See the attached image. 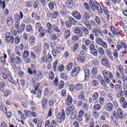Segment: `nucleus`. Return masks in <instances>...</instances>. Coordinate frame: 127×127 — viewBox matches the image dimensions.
<instances>
[{"label": "nucleus", "instance_id": "nucleus-1", "mask_svg": "<svg viewBox=\"0 0 127 127\" xmlns=\"http://www.w3.org/2000/svg\"><path fill=\"white\" fill-rule=\"evenodd\" d=\"M35 29H38V32H40L39 36L41 38H43L45 36V34L47 33V30L44 29V28L42 27V25L40 22H37L35 24Z\"/></svg>", "mask_w": 127, "mask_h": 127}, {"label": "nucleus", "instance_id": "nucleus-2", "mask_svg": "<svg viewBox=\"0 0 127 127\" xmlns=\"http://www.w3.org/2000/svg\"><path fill=\"white\" fill-rule=\"evenodd\" d=\"M52 50V53L54 57H60L62 55V52L64 51V47L59 46L57 47V50L54 49V47L51 46Z\"/></svg>", "mask_w": 127, "mask_h": 127}, {"label": "nucleus", "instance_id": "nucleus-3", "mask_svg": "<svg viewBox=\"0 0 127 127\" xmlns=\"http://www.w3.org/2000/svg\"><path fill=\"white\" fill-rule=\"evenodd\" d=\"M100 46L105 49H106V54L107 55L110 60H111V61H114V57H113L112 52H111V51L108 49V44L107 43V42L103 41V42L100 45Z\"/></svg>", "mask_w": 127, "mask_h": 127}, {"label": "nucleus", "instance_id": "nucleus-4", "mask_svg": "<svg viewBox=\"0 0 127 127\" xmlns=\"http://www.w3.org/2000/svg\"><path fill=\"white\" fill-rule=\"evenodd\" d=\"M20 21L17 20L15 23V27L18 31V33H21L25 30V24L22 23L19 26Z\"/></svg>", "mask_w": 127, "mask_h": 127}, {"label": "nucleus", "instance_id": "nucleus-5", "mask_svg": "<svg viewBox=\"0 0 127 127\" xmlns=\"http://www.w3.org/2000/svg\"><path fill=\"white\" fill-rule=\"evenodd\" d=\"M117 48L118 51H120L124 48V51L122 52V54H127V45L126 42H121L120 44L117 45Z\"/></svg>", "mask_w": 127, "mask_h": 127}, {"label": "nucleus", "instance_id": "nucleus-6", "mask_svg": "<svg viewBox=\"0 0 127 127\" xmlns=\"http://www.w3.org/2000/svg\"><path fill=\"white\" fill-rule=\"evenodd\" d=\"M66 119V114H65V111L62 110L61 112H59L58 114L57 120L59 123H62L64 122Z\"/></svg>", "mask_w": 127, "mask_h": 127}, {"label": "nucleus", "instance_id": "nucleus-7", "mask_svg": "<svg viewBox=\"0 0 127 127\" xmlns=\"http://www.w3.org/2000/svg\"><path fill=\"white\" fill-rule=\"evenodd\" d=\"M92 33L95 37H100V35H103V32H102V28L97 27L92 30Z\"/></svg>", "mask_w": 127, "mask_h": 127}, {"label": "nucleus", "instance_id": "nucleus-8", "mask_svg": "<svg viewBox=\"0 0 127 127\" xmlns=\"http://www.w3.org/2000/svg\"><path fill=\"white\" fill-rule=\"evenodd\" d=\"M113 116L116 120H119V119H121V120L124 119V113H123V110L121 108H118L117 110V114L114 113Z\"/></svg>", "mask_w": 127, "mask_h": 127}, {"label": "nucleus", "instance_id": "nucleus-9", "mask_svg": "<svg viewBox=\"0 0 127 127\" xmlns=\"http://www.w3.org/2000/svg\"><path fill=\"white\" fill-rule=\"evenodd\" d=\"M89 5L92 10H96L97 8L100 7V4L98 2L93 0H89Z\"/></svg>", "mask_w": 127, "mask_h": 127}, {"label": "nucleus", "instance_id": "nucleus-10", "mask_svg": "<svg viewBox=\"0 0 127 127\" xmlns=\"http://www.w3.org/2000/svg\"><path fill=\"white\" fill-rule=\"evenodd\" d=\"M101 64H102L103 66H105L107 68H110V67H111L110 60H109L106 56L104 57V58L101 59Z\"/></svg>", "mask_w": 127, "mask_h": 127}, {"label": "nucleus", "instance_id": "nucleus-11", "mask_svg": "<svg viewBox=\"0 0 127 127\" xmlns=\"http://www.w3.org/2000/svg\"><path fill=\"white\" fill-rule=\"evenodd\" d=\"M52 62V56H50L48 57H43L41 60V64H47V63H50Z\"/></svg>", "mask_w": 127, "mask_h": 127}, {"label": "nucleus", "instance_id": "nucleus-12", "mask_svg": "<svg viewBox=\"0 0 127 127\" xmlns=\"http://www.w3.org/2000/svg\"><path fill=\"white\" fill-rule=\"evenodd\" d=\"M90 18H91L90 14H89L88 12H85L82 17L81 22H82V23H88Z\"/></svg>", "mask_w": 127, "mask_h": 127}, {"label": "nucleus", "instance_id": "nucleus-13", "mask_svg": "<svg viewBox=\"0 0 127 127\" xmlns=\"http://www.w3.org/2000/svg\"><path fill=\"white\" fill-rule=\"evenodd\" d=\"M5 39L8 43H10V44H13L14 43V37L13 36H10V33L6 34Z\"/></svg>", "mask_w": 127, "mask_h": 127}, {"label": "nucleus", "instance_id": "nucleus-14", "mask_svg": "<svg viewBox=\"0 0 127 127\" xmlns=\"http://www.w3.org/2000/svg\"><path fill=\"white\" fill-rule=\"evenodd\" d=\"M84 114L85 112H84V110H80L77 116L76 121H78L80 123H82V122H83V117H84Z\"/></svg>", "mask_w": 127, "mask_h": 127}, {"label": "nucleus", "instance_id": "nucleus-15", "mask_svg": "<svg viewBox=\"0 0 127 127\" xmlns=\"http://www.w3.org/2000/svg\"><path fill=\"white\" fill-rule=\"evenodd\" d=\"M81 71V68L79 67H76L72 69L71 75L72 77H76L77 76L78 74L80 73Z\"/></svg>", "mask_w": 127, "mask_h": 127}, {"label": "nucleus", "instance_id": "nucleus-16", "mask_svg": "<svg viewBox=\"0 0 127 127\" xmlns=\"http://www.w3.org/2000/svg\"><path fill=\"white\" fill-rule=\"evenodd\" d=\"M47 28L48 30H47V33L48 32V34H52L53 33V30L52 29L53 28V25L50 22H48L46 24Z\"/></svg>", "mask_w": 127, "mask_h": 127}, {"label": "nucleus", "instance_id": "nucleus-17", "mask_svg": "<svg viewBox=\"0 0 127 127\" xmlns=\"http://www.w3.org/2000/svg\"><path fill=\"white\" fill-rule=\"evenodd\" d=\"M120 103L122 106L123 109H127V101L124 97H122L120 100Z\"/></svg>", "mask_w": 127, "mask_h": 127}, {"label": "nucleus", "instance_id": "nucleus-18", "mask_svg": "<svg viewBox=\"0 0 127 127\" xmlns=\"http://www.w3.org/2000/svg\"><path fill=\"white\" fill-rule=\"evenodd\" d=\"M72 15L76 19V20H81L82 19V15L78 11H73L72 13Z\"/></svg>", "mask_w": 127, "mask_h": 127}, {"label": "nucleus", "instance_id": "nucleus-19", "mask_svg": "<svg viewBox=\"0 0 127 127\" xmlns=\"http://www.w3.org/2000/svg\"><path fill=\"white\" fill-rule=\"evenodd\" d=\"M105 109L106 111H107V112H113V110L114 109V106H113V103L111 102L108 103L105 106Z\"/></svg>", "mask_w": 127, "mask_h": 127}, {"label": "nucleus", "instance_id": "nucleus-20", "mask_svg": "<svg viewBox=\"0 0 127 127\" xmlns=\"http://www.w3.org/2000/svg\"><path fill=\"white\" fill-rule=\"evenodd\" d=\"M84 24L85 25L87 29H89V30H92V25L93 26H95V25H96V23L94 21L92 20L91 22H88L87 23H84Z\"/></svg>", "mask_w": 127, "mask_h": 127}, {"label": "nucleus", "instance_id": "nucleus-21", "mask_svg": "<svg viewBox=\"0 0 127 127\" xmlns=\"http://www.w3.org/2000/svg\"><path fill=\"white\" fill-rule=\"evenodd\" d=\"M48 102L46 98H43L42 100V106L44 110H46L48 107Z\"/></svg>", "mask_w": 127, "mask_h": 127}, {"label": "nucleus", "instance_id": "nucleus-22", "mask_svg": "<svg viewBox=\"0 0 127 127\" xmlns=\"http://www.w3.org/2000/svg\"><path fill=\"white\" fill-rule=\"evenodd\" d=\"M67 19L68 20V21L72 24V25H76V24L78 23V21L76 20L74 18L70 16H67Z\"/></svg>", "mask_w": 127, "mask_h": 127}, {"label": "nucleus", "instance_id": "nucleus-23", "mask_svg": "<svg viewBox=\"0 0 127 127\" xmlns=\"http://www.w3.org/2000/svg\"><path fill=\"white\" fill-rule=\"evenodd\" d=\"M36 40V38L35 36H31L29 39V44L31 46H33L35 45V41Z\"/></svg>", "mask_w": 127, "mask_h": 127}, {"label": "nucleus", "instance_id": "nucleus-24", "mask_svg": "<svg viewBox=\"0 0 127 127\" xmlns=\"http://www.w3.org/2000/svg\"><path fill=\"white\" fill-rule=\"evenodd\" d=\"M72 103H73V98L71 96L68 95L66 98V101L65 102L66 105L67 106H70Z\"/></svg>", "mask_w": 127, "mask_h": 127}, {"label": "nucleus", "instance_id": "nucleus-25", "mask_svg": "<svg viewBox=\"0 0 127 127\" xmlns=\"http://www.w3.org/2000/svg\"><path fill=\"white\" fill-rule=\"evenodd\" d=\"M6 23L9 26H12L13 24V19L11 17H8L6 19Z\"/></svg>", "mask_w": 127, "mask_h": 127}, {"label": "nucleus", "instance_id": "nucleus-26", "mask_svg": "<svg viewBox=\"0 0 127 127\" xmlns=\"http://www.w3.org/2000/svg\"><path fill=\"white\" fill-rule=\"evenodd\" d=\"M50 14L53 17V19H56V18H58L60 16V14L58 11H55L53 13H50Z\"/></svg>", "mask_w": 127, "mask_h": 127}, {"label": "nucleus", "instance_id": "nucleus-27", "mask_svg": "<svg viewBox=\"0 0 127 127\" xmlns=\"http://www.w3.org/2000/svg\"><path fill=\"white\" fill-rule=\"evenodd\" d=\"M113 54L115 61L118 62L119 61V53L118 52V50H115L113 52Z\"/></svg>", "mask_w": 127, "mask_h": 127}, {"label": "nucleus", "instance_id": "nucleus-28", "mask_svg": "<svg viewBox=\"0 0 127 127\" xmlns=\"http://www.w3.org/2000/svg\"><path fill=\"white\" fill-rule=\"evenodd\" d=\"M93 109L94 111H95V112H99V111H101V110H102V106L99 104H95L93 106Z\"/></svg>", "mask_w": 127, "mask_h": 127}, {"label": "nucleus", "instance_id": "nucleus-29", "mask_svg": "<svg viewBox=\"0 0 127 127\" xmlns=\"http://www.w3.org/2000/svg\"><path fill=\"white\" fill-rule=\"evenodd\" d=\"M86 60V57L84 56H79L77 58V61L80 63H84Z\"/></svg>", "mask_w": 127, "mask_h": 127}, {"label": "nucleus", "instance_id": "nucleus-30", "mask_svg": "<svg viewBox=\"0 0 127 127\" xmlns=\"http://www.w3.org/2000/svg\"><path fill=\"white\" fill-rule=\"evenodd\" d=\"M84 74L85 79L88 80V79H89V77H90V70L89 69H85L84 70Z\"/></svg>", "mask_w": 127, "mask_h": 127}, {"label": "nucleus", "instance_id": "nucleus-31", "mask_svg": "<svg viewBox=\"0 0 127 127\" xmlns=\"http://www.w3.org/2000/svg\"><path fill=\"white\" fill-rule=\"evenodd\" d=\"M74 89L76 90V91H81V90L83 89V85L82 84L77 83L75 85Z\"/></svg>", "mask_w": 127, "mask_h": 127}, {"label": "nucleus", "instance_id": "nucleus-32", "mask_svg": "<svg viewBox=\"0 0 127 127\" xmlns=\"http://www.w3.org/2000/svg\"><path fill=\"white\" fill-rule=\"evenodd\" d=\"M103 41L104 40H103L102 38H99V37H97L95 39V42L98 45H101L103 43Z\"/></svg>", "mask_w": 127, "mask_h": 127}, {"label": "nucleus", "instance_id": "nucleus-33", "mask_svg": "<svg viewBox=\"0 0 127 127\" xmlns=\"http://www.w3.org/2000/svg\"><path fill=\"white\" fill-rule=\"evenodd\" d=\"M78 99L80 100V101H85V100H86L85 95H84V91H81L80 94L78 96Z\"/></svg>", "mask_w": 127, "mask_h": 127}, {"label": "nucleus", "instance_id": "nucleus-34", "mask_svg": "<svg viewBox=\"0 0 127 127\" xmlns=\"http://www.w3.org/2000/svg\"><path fill=\"white\" fill-rule=\"evenodd\" d=\"M53 32H58L60 33V29L57 26V25H56L55 24L53 25Z\"/></svg>", "mask_w": 127, "mask_h": 127}, {"label": "nucleus", "instance_id": "nucleus-35", "mask_svg": "<svg viewBox=\"0 0 127 127\" xmlns=\"http://www.w3.org/2000/svg\"><path fill=\"white\" fill-rule=\"evenodd\" d=\"M61 78H62L63 80H64V81H67V80H68V74L66 73H62L61 74Z\"/></svg>", "mask_w": 127, "mask_h": 127}, {"label": "nucleus", "instance_id": "nucleus-36", "mask_svg": "<svg viewBox=\"0 0 127 127\" xmlns=\"http://www.w3.org/2000/svg\"><path fill=\"white\" fill-rule=\"evenodd\" d=\"M84 117L85 119V123H86V124H88V123H89V122L90 121V120H91V116L88 115V113H85Z\"/></svg>", "mask_w": 127, "mask_h": 127}, {"label": "nucleus", "instance_id": "nucleus-37", "mask_svg": "<svg viewBox=\"0 0 127 127\" xmlns=\"http://www.w3.org/2000/svg\"><path fill=\"white\" fill-rule=\"evenodd\" d=\"M118 70L122 75L123 74H125V73H124V71H125V68H124V66H123L122 64H120L118 66Z\"/></svg>", "mask_w": 127, "mask_h": 127}, {"label": "nucleus", "instance_id": "nucleus-38", "mask_svg": "<svg viewBox=\"0 0 127 127\" xmlns=\"http://www.w3.org/2000/svg\"><path fill=\"white\" fill-rule=\"evenodd\" d=\"M70 34L71 33L70 32V30H66L64 32V39H67L68 38H69V37H70Z\"/></svg>", "mask_w": 127, "mask_h": 127}, {"label": "nucleus", "instance_id": "nucleus-39", "mask_svg": "<svg viewBox=\"0 0 127 127\" xmlns=\"http://www.w3.org/2000/svg\"><path fill=\"white\" fill-rule=\"evenodd\" d=\"M26 30L27 32H33V28L31 25H28L26 26Z\"/></svg>", "mask_w": 127, "mask_h": 127}, {"label": "nucleus", "instance_id": "nucleus-40", "mask_svg": "<svg viewBox=\"0 0 127 127\" xmlns=\"http://www.w3.org/2000/svg\"><path fill=\"white\" fill-rule=\"evenodd\" d=\"M4 87H5V84L3 82H0V90L2 93L4 92Z\"/></svg>", "mask_w": 127, "mask_h": 127}, {"label": "nucleus", "instance_id": "nucleus-41", "mask_svg": "<svg viewBox=\"0 0 127 127\" xmlns=\"http://www.w3.org/2000/svg\"><path fill=\"white\" fill-rule=\"evenodd\" d=\"M49 52H50V50H44V56L45 57L51 56Z\"/></svg>", "mask_w": 127, "mask_h": 127}, {"label": "nucleus", "instance_id": "nucleus-42", "mask_svg": "<svg viewBox=\"0 0 127 127\" xmlns=\"http://www.w3.org/2000/svg\"><path fill=\"white\" fill-rule=\"evenodd\" d=\"M78 113L76 111H74L70 116V118L72 120H75V119H76V120H77V115Z\"/></svg>", "mask_w": 127, "mask_h": 127}, {"label": "nucleus", "instance_id": "nucleus-43", "mask_svg": "<svg viewBox=\"0 0 127 127\" xmlns=\"http://www.w3.org/2000/svg\"><path fill=\"white\" fill-rule=\"evenodd\" d=\"M115 89L116 90V91H117L118 92V93L121 92V91H122V90H123V87L119 84H116L115 85Z\"/></svg>", "mask_w": 127, "mask_h": 127}, {"label": "nucleus", "instance_id": "nucleus-44", "mask_svg": "<svg viewBox=\"0 0 127 127\" xmlns=\"http://www.w3.org/2000/svg\"><path fill=\"white\" fill-rule=\"evenodd\" d=\"M51 39L52 41H56L58 39V37L56 34H52L51 35Z\"/></svg>", "mask_w": 127, "mask_h": 127}, {"label": "nucleus", "instance_id": "nucleus-45", "mask_svg": "<svg viewBox=\"0 0 127 127\" xmlns=\"http://www.w3.org/2000/svg\"><path fill=\"white\" fill-rule=\"evenodd\" d=\"M91 73L93 75H97L98 74V67H93L91 70Z\"/></svg>", "mask_w": 127, "mask_h": 127}, {"label": "nucleus", "instance_id": "nucleus-46", "mask_svg": "<svg viewBox=\"0 0 127 127\" xmlns=\"http://www.w3.org/2000/svg\"><path fill=\"white\" fill-rule=\"evenodd\" d=\"M90 54H92L94 57H97L98 56V50L97 49L93 50L92 51H91Z\"/></svg>", "mask_w": 127, "mask_h": 127}, {"label": "nucleus", "instance_id": "nucleus-47", "mask_svg": "<svg viewBox=\"0 0 127 127\" xmlns=\"http://www.w3.org/2000/svg\"><path fill=\"white\" fill-rule=\"evenodd\" d=\"M95 20L98 25H101L102 24V21H101V19L99 17V16H96L95 18Z\"/></svg>", "mask_w": 127, "mask_h": 127}, {"label": "nucleus", "instance_id": "nucleus-48", "mask_svg": "<svg viewBox=\"0 0 127 127\" xmlns=\"http://www.w3.org/2000/svg\"><path fill=\"white\" fill-rule=\"evenodd\" d=\"M29 56V52L27 51H25L23 53V57L24 59H27Z\"/></svg>", "mask_w": 127, "mask_h": 127}, {"label": "nucleus", "instance_id": "nucleus-49", "mask_svg": "<svg viewBox=\"0 0 127 127\" xmlns=\"http://www.w3.org/2000/svg\"><path fill=\"white\" fill-rule=\"evenodd\" d=\"M37 75L38 78H39L41 80H42V79H43V72L38 71L37 73Z\"/></svg>", "mask_w": 127, "mask_h": 127}, {"label": "nucleus", "instance_id": "nucleus-50", "mask_svg": "<svg viewBox=\"0 0 127 127\" xmlns=\"http://www.w3.org/2000/svg\"><path fill=\"white\" fill-rule=\"evenodd\" d=\"M106 101L105 100V98L103 97H100L99 98V104L101 105V106H104L105 105Z\"/></svg>", "mask_w": 127, "mask_h": 127}, {"label": "nucleus", "instance_id": "nucleus-51", "mask_svg": "<svg viewBox=\"0 0 127 127\" xmlns=\"http://www.w3.org/2000/svg\"><path fill=\"white\" fill-rule=\"evenodd\" d=\"M110 29L114 35H118V32H117V29H116V28H115L114 26H111Z\"/></svg>", "mask_w": 127, "mask_h": 127}, {"label": "nucleus", "instance_id": "nucleus-52", "mask_svg": "<svg viewBox=\"0 0 127 127\" xmlns=\"http://www.w3.org/2000/svg\"><path fill=\"white\" fill-rule=\"evenodd\" d=\"M93 100L97 101L99 98V93L98 92H94L92 97Z\"/></svg>", "mask_w": 127, "mask_h": 127}, {"label": "nucleus", "instance_id": "nucleus-53", "mask_svg": "<svg viewBox=\"0 0 127 127\" xmlns=\"http://www.w3.org/2000/svg\"><path fill=\"white\" fill-rule=\"evenodd\" d=\"M64 86H65V84L64 83V81L62 80L59 82V89L60 90H61L62 89H63V88H64Z\"/></svg>", "mask_w": 127, "mask_h": 127}, {"label": "nucleus", "instance_id": "nucleus-54", "mask_svg": "<svg viewBox=\"0 0 127 127\" xmlns=\"http://www.w3.org/2000/svg\"><path fill=\"white\" fill-rule=\"evenodd\" d=\"M65 4L67 5V6H73V0H67L65 2Z\"/></svg>", "mask_w": 127, "mask_h": 127}, {"label": "nucleus", "instance_id": "nucleus-55", "mask_svg": "<svg viewBox=\"0 0 127 127\" xmlns=\"http://www.w3.org/2000/svg\"><path fill=\"white\" fill-rule=\"evenodd\" d=\"M82 108L85 112H88V111H89V106L86 103H84Z\"/></svg>", "mask_w": 127, "mask_h": 127}, {"label": "nucleus", "instance_id": "nucleus-56", "mask_svg": "<svg viewBox=\"0 0 127 127\" xmlns=\"http://www.w3.org/2000/svg\"><path fill=\"white\" fill-rule=\"evenodd\" d=\"M82 31L84 32V34L88 35L89 33V29L86 28L85 27H82Z\"/></svg>", "mask_w": 127, "mask_h": 127}, {"label": "nucleus", "instance_id": "nucleus-57", "mask_svg": "<svg viewBox=\"0 0 127 127\" xmlns=\"http://www.w3.org/2000/svg\"><path fill=\"white\" fill-rule=\"evenodd\" d=\"M83 5L84 6V7H85V9H86V10H91V6L89 5V4H88V3L87 2H84L83 3Z\"/></svg>", "mask_w": 127, "mask_h": 127}, {"label": "nucleus", "instance_id": "nucleus-58", "mask_svg": "<svg viewBox=\"0 0 127 127\" xmlns=\"http://www.w3.org/2000/svg\"><path fill=\"white\" fill-rule=\"evenodd\" d=\"M98 52L100 53V54H102L103 55H105L106 54L105 50H104V49H103L102 47L99 48Z\"/></svg>", "mask_w": 127, "mask_h": 127}, {"label": "nucleus", "instance_id": "nucleus-59", "mask_svg": "<svg viewBox=\"0 0 127 127\" xmlns=\"http://www.w3.org/2000/svg\"><path fill=\"white\" fill-rule=\"evenodd\" d=\"M0 6H2V9L5 8V1H4V0H3V1L0 0Z\"/></svg>", "mask_w": 127, "mask_h": 127}, {"label": "nucleus", "instance_id": "nucleus-60", "mask_svg": "<svg viewBox=\"0 0 127 127\" xmlns=\"http://www.w3.org/2000/svg\"><path fill=\"white\" fill-rule=\"evenodd\" d=\"M9 95H11V91L8 90L5 91L4 93V97H5L6 98H7L8 96H9Z\"/></svg>", "mask_w": 127, "mask_h": 127}, {"label": "nucleus", "instance_id": "nucleus-61", "mask_svg": "<svg viewBox=\"0 0 127 127\" xmlns=\"http://www.w3.org/2000/svg\"><path fill=\"white\" fill-rule=\"evenodd\" d=\"M80 45L79 44L76 43L73 46V52H76L77 49H79Z\"/></svg>", "mask_w": 127, "mask_h": 127}, {"label": "nucleus", "instance_id": "nucleus-62", "mask_svg": "<svg viewBox=\"0 0 127 127\" xmlns=\"http://www.w3.org/2000/svg\"><path fill=\"white\" fill-rule=\"evenodd\" d=\"M49 7L51 10H54V3L52 2L49 3Z\"/></svg>", "mask_w": 127, "mask_h": 127}, {"label": "nucleus", "instance_id": "nucleus-63", "mask_svg": "<svg viewBox=\"0 0 127 127\" xmlns=\"http://www.w3.org/2000/svg\"><path fill=\"white\" fill-rule=\"evenodd\" d=\"M73 24L71 23L69 21H66L65 25L67 28H71Z\"/></svg>", "mask_w": 127, "mask_h": 127}, {"label": "nucleus", "instance_id": "nucleus-64", "mask_svg": "<svg viewBox=\"0 0 127 127\" xmlns=\"http://www.w3.org/2000/svg\"><path fill=\"white\" fill-rule=\"evenodd\" d=\"M72 67H73V63H70L67 65L66 69L67 70V71H70L71 69H72Z\"/></svg>", "mask_w": 127, "mask_h": 127}]
</instances>
